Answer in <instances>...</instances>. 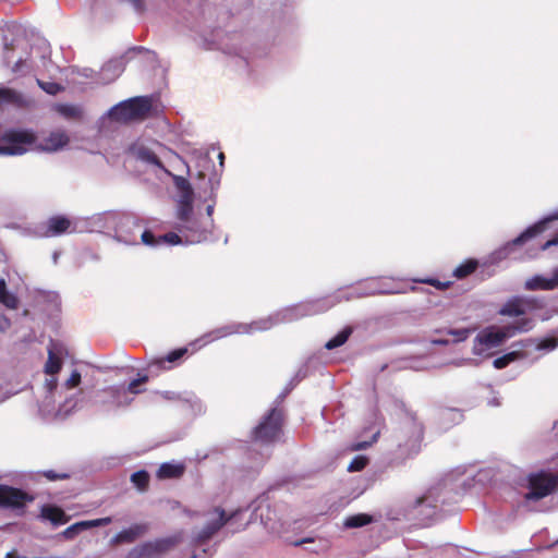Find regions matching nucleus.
Returning <instances> with one entry per match:
<instances>
[{"mask_svg": "<svg viewBox=\"0 0 558 558\" xmlns=\"http://www.w3.org/2000/svg\"><path fill=\"white\" fill-rule=\"evenodd\" d=\"M535 326V320L531 317H523L508 324L501 328L488 326L481 330L473 342V353L482 354L484 351L500 345L505 340L515 336L517 333L527 332Z\"/></svg>", "mask_w": 558, "mask_h": 558, "instance_id": "nucleus-3", "label": "nucleus"}, {"mask_svg": "<svg viewBox=\"0 0 558 558\" xmlns=\"http://www.w3.org/2000/svg\"><path fill=\"white\" fill-rule=\"evenodd\" d=\"M131 483L140 492H145L149 483V473L146 470H140L131 475Z\"/></svg>", "mask_w": 558, "mask_h": 558, "instance_id": "nucleus-39", "label": "nucleus"}, {"mask_svg": "<svg viewBox=\"0 0 558 558\" xmlns=\"http://www.w3.org/2000/svg\"><path fill=\"white\" fill-rule=\"evenodd\" d=\"M267 513L265 514L260 505H258L257 507L253 508V512H252V520H257L259 519L260 520V523L266 527V529H270V530H274L275 526L274 524H271V520L272 518L270 517V508L267 507Z\"/></svg>", "mask_w": 558, "mask_h": 558, "instance_id": "nucleus-40", "label": "nucleus"}, {"mask_svg": "<svg viewBox=\"0 0 558 558\" xmlns=\"http://www.w3.org/2000/svg\"><path fill=\"white\" fill-rule=\"evenodd\" d=\"M8 143L5 147H1V154L10 156L23 155L26 151L25 145L34 142V135L26 130H10L4 134Z\"/></svg>", "mask_w": 558, "mask_h": 558, "instance_id": "nucleus-16", "label": "nucleus"}, {"mask_svg": "<svg viewBox=\"0 0 558 558\" xmlns=\"http://www.w3.org/2000/svg\"><path fill=\"white\" fill-rule=\"evenodd\" d=\"M87 530H90L89 521H78L63 530L61 536L64 537L65 539H74L78 534Z\"/></svg>", "mask_w": 558, "mask_h": 558, "instance_id": "nucleus-37", "label": "nucleus"}, {"mask_svg": "<svg viewBox=\"0 0 558 558\" xmlns=\"http://www.w3.org/2000/svg\"><path fill=\"white\" fill-rule=\"evenodd\" d=\"M187 353V348L186 347H182V348H178V349H174L172 351H170L166 356L163 357H158V359H154L151 360L148 365H147V368L149 371L151 369H157V371H160V369H167L166 367V363H177L178 361H180L185 354Z\"/></svg>", "mask_w": 558, "mask_h": 558, "instance_id": "nucleus-26", "label": "nucleus"}, {"mask_svg": "<svg viewBox=\"0 0 558 558\" xmlns=\"http://www.w3.org/2000/svg\"><path fill=\"white\" fill-rule=\"evenodd\" d=\"M527 492L524 494L526 501L541 500L558 488V470H538L527 475Z\"/></svg>", "mask_w": 558, "mask_h": 558, "instance_id": "nucleus-6", "label": "nucleus"}, {"mask_svg": "<svg viewBox=\"0 0 558 558\" xmlns=\"http://www.w3.org/2000/svg\"><path fill=\"white\" fill-rule=\"evenodd\" d=\"M412 281L415 283H424V284L432 286L440 291L448 289L452 284L451 281H440V280L432 278V277L416 278V279H413Z\"/></svg>", "mask_w": 558, "mask_h": 558, "instance_id": "nucleus-42", "label": "nucleus"}, {"mask_svg": "<svg viewBox=\"0 0 558 558\" xmlns=\"http://www.w3.org/2000/svg\"><path fill=\"white\" fill-rule=\"evenodd\" d=\"M147 531V524L135 523L122 531L118 532L110 541L112 545L129 544L133 543L136 538L145 534Z\"/></svg>", "mask_w": 558, "mask_h": 558, "instance_id": "nucleus-24", "label": "nucleus"}, {"mask_svg": "<svg viewBox=\"0 0 558 558\" xmlns=\"http://www.w3.org/2000/svg\"><path fill=\"white\" fill-rule=\"evenodd\" d=\"M148 379V375L144 374L131 380L126 386L119 384L99 389L95 395V404L106 413L126 408L133 402L134 396L143 391L140 386L147 383Z\"/></svg>", "mask_w": 558, "mask_h": 558, "instance_id": "nucleus-2", "label": "nucleus"}, {"mask_svg": "<svg viewBox=\"0 0 558 558\" xmlns=\"http://www.w3.org/2000/svg\"><path fill=\"white\" fill-rule=\"evenodd\" d=\"M440 418L445 422L458 424L463 420V414L457 409H445L440 412Z\"/></svg>", "mask_w": 558, "mask_h": 558, "instance_id": "nucleus-44", "label": "nucleus"}, {"mask_svg": "<svg viewBox=\"0 0 558 558\" xmlns=\"http://www.w3.org/2000/svg\"><path fill=\"white\" fill-rule=\"evenodd\" d=\"M352 332V327L345 326L325 343V349L331 351L343 345L349 340Z\"/></svg>", "mask_w": 558, "mask_h": 558, "instance_id": "nucleus-33", "label": "nucleus"}, {"mask_svg": "<svg viewBox=\"0 0 558 558\" xmlns=\"http://www.w3.org/2000/svg\"><path fill=\"white\" fill-rule=\"evenodd\" d=\"M379 435V432H376L373 434L372 436V440L371 441H357V442H354L352 445V450H364L366 449L367 447H369L373 442H375L377 440V437Z\"/></svg>", "mask_w": 558, "mask_h": 558, "instance_id": "nucleus-54", "label": "nucleus"}, {"mask_svg": "<svg viewBox=\"0 0 558 558\" xmlns=\"http://www.w3.org/2000/svg\"><path fill=\"white\" fill-rule=\"evenodd\" d=\"M492 395H493L492 397L487 398V404L489 407H494V408L500 407L501 405L500 397L494 391H492Z\"/></svg>", "mask_w": 558, "mask_h": 558, "instance_id": "nucleus-64", "label": "nucleus"}, {"mask_svg": "<svg viewBox=\"0 0 558 558\" xmlns=\"http://www.w3.org/2000/svg\"><path fill=\"white\" fill-rule=\"evenodd\" d=\"M472 328H449L447 329V335L453 337V342H462L465 341L470 335L473 332Z\"/></svg>", "mask_w": 558, "mask_h": 558, "instance_id": "nucleus-45", "label": "nucleus"}, {"mask_svg": "<svg viewBox=\"0 0 558 558\" xmlns=\"http://www.w3.org/2000/svg\"><path fill=\"white\" fill-rule=\"evenodd\" d=\"M153 96L132 97L112 106L104 117L119 123L143 121L153 116Z\"/></svg>", "mask_w": 558, "mask_h": 558, "instance_id": "nucleus-5", "label": "nucleus"}, {"mask_svg": "<svg viewBox=\"0 0 558 558\" xmlns=\"http://www.w3.org/2000/svg\"><path fill=\"white\" fill-rule=\"evenodd\" d=\"M543 300L535 296L514 295L508 299L498 310V314L508 317H518L521 319L527 317L526 314L542 308Z\"/></svg>", "mask_w": 558, "mask_h": 558, "instance_id": "nucleus-13", "label": "nucleus"}, {"mask_svg": "<svg viewBox=\"0 0 558 558\" xmlns=\"http://www.w3.org/2000/svg\"><path fill=\"white\" fill-rule=\"evenodd\" d=\"M185 203L193 204V189L192 187L190 190L181 192L178 204H185Z\"/></svg>", "mask_w": 558, "mask_h": 558, "instance_id": "nucleus-60", "label": "nucleus"}, {"mask_svg": "<svg viewBox=\"0 0 558 558\" xmlns=\"http://www.w3.org/2000/svg\"><path fill=\"white\" fill-rule=\"evenodd\" d=\"M402 292L404 291L399 289L381 287L377 282L371 281L365 287L357 289L353 293L342 294L341 292L338 291L328 296L307 300L304 302H300L298 304L283 307L278 312L269 315L268 317L260 318L262 328L264 331H266L279 324H289L304 317L325 313L331 307H333L336 304L342 302L343 300L350 301L353 298H363L375 294H395Z\"/></svg>", "mask_w": 558, "mask_h": 558, "instance_id": "nucleus-1", "label": "nucleus"}, {"mask_svg": "<svg viewBox=\"0 0 558 558\" xmlns=\"http://www.w3.org/2000/svg\"><path fill=\"white\" fill-rule=\"evenodd\" d=\"M126 154L130 158L141 161L146 166H154L159 170L165 169V165L158 155L143 143H134L129 146Z\"/></svg>", "mask_w": 558, "mask_h": 558, "instance_id": "nucleus-20", "label": "nucleus"}, {"mask_svg": "<svg viewBox=\"0 0 558 558\" xmlns=\"http://www.w3.org/2000/svg\"><path fill=\"white\" fill-rule=\"evenodd\" d=\"M34 497L26 492L0 484V508L3 509H24L28 502H32Z\"/></svg>", "mask_w": 558, "mask_h": 558, "instance_id": "nucleus-17", "label": "nucleus"}, {"mask_svg": "<svg viewBox=\"0 0 558 558\" xmlns=\"http://www.w3.org/2000/svg\"><path fill=\"white\" fill-rule=\"evenodd\" d=\"M40 517L43 520L49 521L53 526H60L70 520V517L61 508L52 505L41 507Z\"/></svg>", "mask_w": 558, "mask_h": 558, "instance_id": "nucleus-25", "label": "nucleus"}, {"mask_svg": "<svg viewBox=\"0 0 558 558\" xmlns=\"http://www.w3.org/2000/svg\"><path fill=\"white\" fill-rule=\"evenodd\" d=\"M88 521H89L90 529H94V527H100V526L108 525L111 523L112 520L110 517H105V518H99V519H94V520H88Z\"/></svg>", "mask_w": 558, "mask_h": 558, "instance_id": "nucleus-58", "label": "nucleus"}, {"mask_svg": "<svg viewBox=\"0 0 558 558\" xmlns=\"http://www.w3.org/2000/svg\"><path fill=\"white\" fill-rule=\"evenodd\" d=\"M61 368L62 360L58 354L57 348H48V360L45 364L46 379L44 383L46 396L43 400V405L46 408L52 405V409H54V390H58L59 388L57 374L61 371Z\"/></svg>", "mask_w": 558, "mask_h": 558, "instance_id": "nucleus-11", "label": "nucleus"}, {"mask_svg": "<svg viewBox=\"0 0 558 558\" xmlns=\"http://www.w3.org/2000/svg\"><path fill=\"white\" fill-rule=\"evenodd\" d=\"M177 217L181 222L193 217V204H178Z\"/></svg>", "mask_w": 558, "mask_h": 558, "instance_id": "nucleus-48", "label": "nucleus"}, {"mask_svg": "<svg viewBox=\"0 0 558 558\" xmlns=\"http://www.w3.org/2000/svg\"><path fill=\"white\" fill-rule=\"evenodd\" d=\"M213 227V219H210L206 225H201L198 219L193 216L181 222L179 231L187 232L185 243H199L209 238Z\"/></svg>", "mask_w": 558, "mask_h": 558, "instance_id": "nucleus-18", "label": "nucleus"}, {"mask_svg": "<svg viewBox=\"0 0 558 558\" xmlns=\"http://www.w3.org/2000/svg\"><path fill=\"white\" fill-rule=\"evenodd\" d=\"M515 356H517L515 352L507 353L502 356L496 357L493 362V365L497 369L505 368L506 366L509 365L510 362L515 360Z\"/></svg>", "mask_w": 558, "mask_h": 558, "instance_id": "nucleus-49", "label": "nucleus"}, {"mask_svg": "<svg viewBox=\"0 0 558 558\" xmlns=\"http://www.w3.org/2000/svg\"><path fill=\"white\" fill-rule=\"evenodd\" d=\"M114 218V213L105 211L92 215L89 217L75 216L73 231L75 233L100 232L104 229H110V222Z\"/></svg>", "mask_w": 558, "mask_h": 558, "instance_id": "nucleus-15", "label": "nucleus"}, {"mask_svg": "<svg viewBox=\"0 0 558 558\" xmlns=\"http://www.w3.org/2000/svg\"><path fill=\"white\" fill-rule=\"evenodd\" d=\"M128 2L137 14H142L146 10L144 0H124Z\"/></svg>", "mask_w": 558, "mask_h": 558, "instance_id": "nucleus-56", "label": "nucleus"}, {"mask_svg": "<svg viewBox=\"0 0 558 558\" xmlns=\"http://www.w3.org/2000/svg\"><path fill=\"white\" fill-rule=\"evenodd\" d=\"M159 554L154 545V542H146L140 546L134 547L126 558H158Z\"/></svg>", "mask_w": 558, "mask_h": 558, "instance_id": "nucleus-30", "label": "nucleus"}, {"mask_svg": "<svg viewBox=\"0 0 558 558\" xmlns=\"http://www.w3.org/2000/svg\"><path fill=\"white\" fill-rule=\"evenodd\" d=\"M307 375H308V365H307V364H304V365H302V366L298 369V372H296V374H295L294 378L292 379V381L299 383V381H301L302 379H304Z\"/></svg>", "mask_w": 558, "mask_h": 558, "instance_id": "nucleus-62", "label": "nucleus"}, {"mask_svg": "<svg viewBox=\"0 0 558 558\" xmlns=\"http://www.w3.org/2000/svg\"><path fill=\"white\" fill-rule=\"evenodd\" d=\"M282 418V411L277 405L271 408L253 429L254 441L260 445L275 442L281 433Z\"/></svg>", "mask_w": 558, "mask_h": 558, "instance_id": "nucleus-7", "label": "nucleus"}, {"mask_svg": "<svg viewBox=\"0 0 558 558\" xmlns=\"http://www.w3.org/2000/svg\"><path fill=\"white\" fill-rule=\"evenodd\" d=\"M184 473V465L182 463L165 462L158 471V478H178Z\"/></svg>", "mask_w": 558, "mask_h": 558, "instance_id": "nucleus-28", "label": "nucleus"}, {"mask_svg": "<svg viewBox=\"0 0 558 558\" xmlns=\"http://www.w3.org/2000/svg\"><path fill=\"white\" fill-rule=\"evenodd\" d=\"M2 102L23 106L25 101L22 94L17 93L16 90L7 87H0V104Z\"/></svg>", "mask_w": 558, "mask_h": 558, "instance_id": "nucleus-38", "label": "nucleus"}, {"mask_svg": "<svg viewBox=\"0 0 558 558\" xmlns=\"http://www.w3.org/2000/svg\"><path fill=\"white\" fill-rule=\"evenodd\" d=\"M159 241L160 244L166 243L169 245H178L183 243L182 238L175 232H168L163 235H160Z\"/></svg>", "mask_w": 558, "mask_h": 558, "instance_id": "nucleus-51", "label": "nucleus"}, {"mask_svg": "<svg viewBox=\"0 0 558 558\" xmlns=\"http://www.w3.org/2000/svg\"><path fill=\"white\" fill-rule=\"evenodd\" d=\"M56 111L66 120H80L83 117V108L78 105L58 104Z\"/></svg>", "mask_w": 558, "mask_h": 558, "instance_id": "nucleus-32", "label": "nucleus"}, {"mask_svg": "<svg viewBox=\"0 0 558 558\" xmlns=\"http://www.w3.org/2000/svg\"><path fill=\"white\" fill-rule=\"evenodd\" d=\"M373 522L372 515L367 513H356L345 518L343 525L347 529H357Z\"/></svg>", "mask_w": 558, "mask_h": 558, "instance_id": "nucleus-35", "label": "nucleus"}, {"mask_svg": "<svg viewBox=\"0 0 558 558\" xmlns=\"http://www.w3.org/2000/svg\"><path fill=\"white\" fill-rule=\"evenodd\" d=\"M507 258V254L501 250V247H498L497 250L493 251L489 255H487L484 264L485 265H497L500 262L505 260Z\"/></svg>", "mask_w": 558, "mask_h": 558, "instance_id": "nucleus-47", "label": "nucleus"}, {"mask_svg": "<svg viewBox=\"0 0 558 558\" xmlns=\"http://www.w3.org/2000/svg\"><path fill=\"white\" fill-rule=\"evenodd\" d=\"M162 172L167 175V177H170L173 181V184L174 186L180 191H186V190H190L192 186L190 184V182L182 175H177V174H173L169 169H167L165 167V169L162 170Z\"/></svg>", "mask_w": 558, "mask_h": 558, "instance_id": "nucleus-43", "label": "nucleus"}, {"mask_svg": "<svg viewBox=\"0 0 558 558\" xmlns=\"http://www.w3.org/2000/svg\"><path fill=\"white\" fill-rule=\"evenodd\" d=\"M44 476L46 478H48L49 481H58V480H64V478L69 477V475L66 473H57L53 470L45 471Z\"/></svg>", "mask_w": 558, "mask_h": 558, "instance_id": "nucleus-57", "label": "nucleus"}, {"mask_svg": "<svg viewBox=\"0 0 558 558\" xmlns=\"http://www.w3.org/2000/svg\"><path fill=\"white\" fill-rule=\"evenodd\" d=\"M558 288V267L553 270L550 277L544 275H534L526 279L524 289L526 291H551Z\"/></svg>", "mask_w": 558, "mask_h": 558, "instance_id": "nucleus-21", "label": "nucleus"}, {"mask_svg": "<svg viewBox=\"0 0 558 558\" xmlns=\"http://www.w3.org/2000/svg\"><path fill=\"white\" fill-rule=\"evenodd\" d=\"M477 266H478V262L476 259H474V258L466 259L454 268V270L452 271V275L457 279H464L465 277H468L469 275L474 272L476 270Z\"/></svg>", "mask_w": 558, "mask_h": 558, "instance_id": "nucleus-36", "label": "nucleus"}, {"mask_svg": "<svg viewBox=\"0 0 558 558\" xmlns=\"http://www.w3.org/2000/svg\"><path fill=\"white\" fill-rule=\"evenodd\" d=\"M256 331H264L262 328L260 319L254 320L250 324L231 323V324L218 327L216 329H213V330L204 333L202 337H199L196 340H194L193 342H191V345H195V344L199 343V347H203L210 342L226 338L231 335H239V333L251 335Z\"/></svg>", "mask_w": 558, "mask_h": 558, "instance_id": "nucleus-10", "label": "nucleus"}, {"mask_svg": "<svg viewBox=\"0 0 558 558\" xmlns=\"http://www.w3.org/2000/svg\"><path fill=\"white\" fill-rule=\"evenodd\" d=\"M69 136L63 131L51 132L40 144L41 149L45 151H57L69 143Z\"/></svg>", "mask_w": 558, "mask_h": 558, "instance_id": "nucleus-27", "label": "nucleus"}, {"mask_svg": "<svg viewBox=\"0 0 558 558\" xmlns=\"http://www.w3.org/2000/svg\"><path fill=\"white\" fill-rule=\"evenodd\" d=\"M37 82L39 87L50 95H54L60 89L57 83H46L39 80Z\"/></svg>", "mask_w": 558, "mask_h": 558, "instance_id": "nucleus-55", "label": "nucleus"}, {"mask_svg": "<svg viewBox=\"0 0 558 558\" xmlns=\"http://www.w3.org/2000/svg\"><path fill=\"white\" fill-rule=\"evenodd\" d=\"M368 462V459L365 456H356L349 464V472H359L362 471Z\"/></svg>", "mask_w": 558, "mask_h": 558, "instance_id": "nucleus-50", "label": "nucleus"}, {"mask_svg": "<svg viewBox=\"0 0 558 558\" xmlns=\"http://www.w3.org/2000/svg\"><path fill=\"white\" fill-rule=\"evenodd\" d=\"M81 380V373L77 369H73L72 373L59 384L58 390H54V409H52V405L46 408L41 404L40 410L48 413L53 412L54 416L61 420L69 416L74 412L81 400L82 392L76 389Z\"/></svg>", "mask_w": 558, "mask_h": 558, "instance_id": "nucleus-4", "label": "nucleus"}, {"mask_svg": "<svg viewBox=\"0 0 558 558\" xmlns=\"http://www.w3.org/2000/svg\"><path fill=\"white\" fill-rule=\"evenodd\" d=\"M142 242L147 246H157L160 244L159 238L156 239L154 233L149 230H145L141 235Z\"/></svg>", "mask_w": 558, "mask_h": 558, "instance_id": "nucleus-52", "label": "nucleus"}, {"mask_svg": "<svg viewBox=\"0 0 558 558\" xmlns=\"http://www.w3.org/2000/svg\"><path fill=\"white\" fill-rule=\"evenodd\" d=\"M179 536H169L154 541V545L157 548V551L160 556L161 554L174 547L179 543Z\"/></svg>", "mask_w": 558, "mask_h": 558, "instance_id": "nucleus-41", "label": "nucleus"}, {"mask_svg": "<svg viewBox=\"0 0 558 558\" xmlns=\"http://www.w3.org/2000/svg\"><path fill=\"white\" fill-rule=\"evenodd\" d=\"M140 228L138 219L131 214H117L110 222V229H113V239L125 245L137 244L136 231Z\"/></svg>", "mask_w": 558, "mask_h": 558, "instance_id": "nucleus-12", "label": "nucleus"}, {"mask_svg": "<svg viewBox=\"0 0 558 558\" xmlns=\"http://www.w3.org/2000/svg\"><path fill=\"white\" fill-rule=\"evenodd\" d=\"M555 220H558V207L555 208L547 216L543 217L537 222L533 223L532 226H529L517 238L501 245L500 247L507 254V258L514 253L517 247L523 245L526 241L542 233L546 229L547 225Z\"/></svg>", "mask_w": 558, "mask_h": 558, "instance_id": "nucleus-14", "label": "nucleus"}, {"mask_svg": "<svg viewBox=\"0 0 558 558\" xmlns=\"http://www.w3.org/2000/svg\"><path fill=\"white\" fill-rule=\"evenodd\" d=\"M408 432L411 434L409 439L402 444H399L401 453L407 456L415 454L421 448V441L423 437L422 427L415 422H409L407 426Z\"/></svg>", "mask_w": 558, "mask_h": 558, "instance_id": "nucleus-23", "label": "nucleus"}, {"mask_svg": "<svg viewBox=\"0 0 558 558\" xmlns=\"http://www.w3.org/2000/svg\"><path fill=\"white\" fill-rule=\"evenodd\" d=\"M558 345V341L556 339H544L538 348L542 349V350H546V351H551L554 349H556Z\"/></svg>", "mask_w": 558, "mask_h": 558, "instance_id": "nucleus-59", "label": "nucleus"}, {"mask_svg": "<svg viewBox=\"0 0 558 558\" xmlns=\"http://www.w3.org/2000/svg\"><path fill=\"white\" fill-rule=\"evenodd\" d=\"M125 64L122 58L111 59L106 62L98 72V84H109L117 80L124 71Z\"/></svg>", "mask_w": 558, "mask_h": 558, "instance_id": "nucleus-22", "label": "nucleus"}, {"mask_svg": "<svg viewBox=\"0 0 558 558\" xmlns=\"http://www.w3.org/2000/svg\"><path fill=\"white\" fill-rule=\"evenodd\" d=\"M242 509H236L229 514L220 507H215L209 510L206 515L208 518L206 524L197 533L194 534L193 539L197 544H203L216 535L228 522L238 518Z\"/></svg>", "mask_w": 558, "mask_h": 558, "instance_id": "nucleus-8", "label": "nucleus"}, {"mask_svg": "<svg viewBox=\"0 0 558 558\" xmlns=\"http://www.w3.org/2000/svg\"><path fill=\"white\" fill-rule=\"evenodd\" d=\"M0 303L10 310L16 308L19 304L16 295L8 290L3 278H0Z\"/></svg>", "mask_w": 558, "mask_h": 558, "instance_id": "nucleus-34", "label": "nucleus"}, {"mask_svg": "<svg viewBox=\"0 0 558 558\" xmlns=\"http://www.w3.org/2000/svg\"><path fill=\"white\" fill-rule=\"evenodd\" d=\"M208 183H209L210 190H211V194H210L211 204H209L206 207V214H207V216L209 217V220H210L211 216H213V213H214V208H215V197H216L215 192L218 189L220 181H219L218 178H216V175H214V177L209 178Z\"/></svg>", "mask_w": 558, "mask_h": 558, "instance_id": "nucleus-46", "label": "nucleus"}, {"mask_svg": "<svg viewBox=\"0 0 558 558\" xmlns=\"http://www.w3.org/2000/svg\"><path fill=\"white\" fill-rule=\"evenodd\" d=\"M440 489L441 487L430 488L423 497L416 500V505L437 508L439 502L444 504L446 501V499L440 496Z\"/></svg>", "mask_w": 558, "mask_h": 558, "instance_id": "nucleus-31", "label": "nucleus"}, {"mask_svg": "<svg viewBox=\"0 0 558 558\" xmlns=\"http://www.w3.org/2000/svg\"><path fill=\"white\" fill-rule=\"evenodd\" d=\"M74 217H68L65 215H56L48 218L46 223L40 226L41 231L39 235L51 238L59 236L64 233H75L73 231Z\"/></svg>", "mask_w": 558, "mask_h": 558, "instance_id": "nucleus-19", "label": "nucleus"}, {"mask_svg": "<svg viewBox=\"0 0 558 558\" xmlns=\"http://www.w3.org/2000/svg\"><path fill=\"white\" fill-rule=\"evenodd\" d=\"M161 396L166 400H169V401H180L182 403L183 399H184V396H185V391H183V392L162 391Z\"/></svg>", "mask_w": 558, "mask_h": 558, "instance_id": "nucleus-53", "label": "nucleus"}, {"mask_svg": "<svg viewBox=\"0 0 558 558\" xmlns=\"http://www.w3.org/2000/svg\"><path fill=\"white\" fill-rule=\"evenodd\" d=\"M182 404L193 415H202L206 411V408L202 400L192 391H185Z\"/></svg>", "mask_w": 558, "mask_h": 558, "instance_id": "nucleus-29", "label": "nucleus"}, {"mask_svg": "<svg viewBox=\"0 0 558 558\" xmlns=\"http://www.w3.org/2000/svg\"><path fill=\"white\" fill-rule=\"evenodd\" d=\"M488 472L484 470L476 471L474 465H460L447 474L441 486H450L452 489L465 492L476 483H483Z\"/></svg>", "mask_w": 558, "mask_h": 558, "instance_id": "nucleus-9", "label": "nucleus"}, {"mask_svg": "<svg viewBox=\"0 0 558 558\" xmlns=\"http://www.w3.org/2000/svg\"><path fill=\"white\" fill-rule=\"evenodd\" d=\"M557 245H558V232L551 239H549L545 243H543L541 245V250L542 251H546L549 247L557 246Z\"/></svg>", "mask_w": 558, "mask_h": 558, "instance_id": "nucleus-63", "label": "nucleus"}, {"mask_svg": "<svg viewBox=\"0 0 558 558\" xmlns=\"http://www.w3.org/2000/svg\"><path fill=\"white\" fill-rule=\"evenodd\" d=\"M80 75L84 76L85 78H89V80H92L93 82L97 83V80H98V72H96V71H95V70H93V69L84 68V69L80 72Z\"/></svg>", "mask_w": 558, "mask_h": 558, "instance_id": "nucleus-61", "label": "nucleus"}]
</instances>
